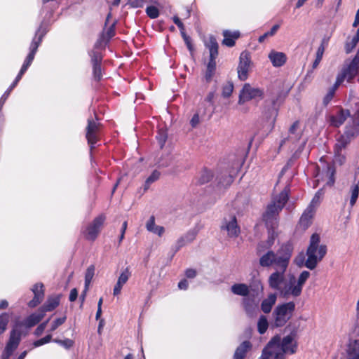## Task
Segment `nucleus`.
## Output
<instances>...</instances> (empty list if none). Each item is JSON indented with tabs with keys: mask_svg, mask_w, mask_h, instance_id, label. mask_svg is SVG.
Segmentation results:
<instances>
[{
	"mask_svg": "<svg viewBox=\"0 0 359 359\" xmlns=\"http://www.w3.org/2000/svg\"><path fill=\"white\" fill-rule=\"evenodd\" d=\"M297 341L294 334H289L283 338L276 335L271 339L263 352L266 359H285L286 354L297 352Z\"/></svg>",
	"mask_w": 359,
	"mask_h": 359,
	"instance_id": "f257e3e1",
	"label": "nucleus"
},
{
	"mask_svg": "<svg viewBox=\"0 0 359 359\" xmlns=\"http://www.w3.org/2000/svg\"><path fill=\"white\" fill-rule=\"evenodd\" d=\"M359 135V101L354 102L352 107L351 120L345 128V131L337 140L335 154L339 155L341 151Z\"/></svg>",
	"mask_w": 359,
	"mask_h": 359,
	"instance_id": "f03ea898",
	"label": "nucleus"
},
{
	"mask_svg": "<svg viewBox=\"0 0 359 359\" xmlns=\"http://www.w3.org/2000/svg\"><path fill=\"white\" fill-rule=\"evenodd\" d=\"M327 251V245L321 243L320 235L317 233H313L306 250L307 259L304 266L310 270L314 269L325 257Z\"/></svg>",
	"mask_w": 359,
	"mask_h": 359,
	"instance_id": "7ed1b4c3",
	"label": "nucleus"
},
{
	"mask_svg": "<svg viewBox=\"0 0 359 359\" xmlns=\"http://www.w3.org/2000/svg\"><path fill=\"white\" fill-rule=\"evenodd\" d=\"M290 189L286 186L280 194L268 205L263 214V220L266 226L274 228L277 224V217L288 200Z\"/></svg>",
	"mask_w": 359,
	"mask_h": 359,
	"instance_id": "20e7f679",
	"label": "nucleus"
},
{
	"mask_svg": "<svg viewBox=\"0 0 359 359\" xmlns=\"http://www.w3.org/2000/svg\"><path fill=\"white\" fill-rule=\"evenodd\" d=\"M310 277V273L307 271H302L298 278L290 275L285 282L280 294L285 298L298 297L301 295L303 286Z\"/></svg>",
	"mask_w": 359,
	"mask_h": 359,
	"instance_id": "39448f33",
	"label": "nucleus"
},
{
	"mask_svg": "<svg viewBox=\"0 0 359 359\" xmlns=\"http://www.w3.org/2000/svg\"><path fill=\"white\" fill-rule=\"evenodd\" d=\"M294 308L292 302L277 306L273 312V325L277 327L283 326L292 317Z\"/></svg>",
	"mask_w": 359,
	"mask_h": 359,
	"instance_id": "423d86ee",
	"label": "nucleus"
},
{
	"mask_svg": "<svg viewBox=\"0 0 359 359\" xmlns=\"http://www.w3.org/2000/svg\"><path fill=\"white\" fill-rule=\"evenodd\" d=\"M359 70V53H358L352 61L347 65H345L341 72L337 74L336 79V86H340L345 80L348 82L356 76Z\"/></svg>",
	"mask_w": 359,
	"mask_h": 359,
	"instance_id": "0eeeda50",
	"label": "nucleus"
},
{
	"mask_svg": "<svg viewBox=\"0 0 359 359\" xmlns=\"http://www.w3.org/2000/svg\"><path fill=\"white\" fill-rule=\"evenodd\" d=\"M205 45L209 49L210 60L207 65L205 77L207 81H210L216 70L215 59L218 55V43L216 39L214 36H210L206 41Z\"/></svg>",
	"mask_w": 359,
	"mask_h": 359,
	"instance_id": "6e6552de",
	"label": "nucleus"
},
{
	"mask_svg": "<svg viewBox=\"0 0 359 359\" xmlns=\"http://www.w3.org/2000/svg\"><path fill=\"white\" fill-rule=\"evenodd\" d=\"M291 257V252L288 247H282L276 253H274V262L277 270L286 271Z\"/></svg>",
	"mask_w": 359,
	"mask_h": 359,
	"instance_id": "1a4fd4ad",
	"label": "nucleus"
},
{
	"mask_svg": "<svg viewBox=\"0 0 359 359\" xmlns=\"http://www.w3.org/2000/svg\"><path fill=\"white\" fill-rule=\"evenodd\" d=\"M21 339V331L14 327L10 334L8 342L6 344L4 352L2 354L1 359H8L13 351L18 348Z\"/></svg>",
	"mask_w": 359,
	"mask_h": 359,
	"instance_id": "9d476101",
	"label": "nucleus"
},
{
	"mask_svg": "<svg viewBox=\"0 0 359 359\" xmlns=\"http://www.w3.org/2000/svg\"><path fill=\"white\" fill-rule=\"evenodd\" d=\"M106 217L104 215H100L88 226L86 230L85 236L86 239L94 241L98 236Z\"/></svg>",
	"mask_w": 359,
	"mask_h": 359,
	"instance_id": "9b49d317",
	"label": "nucleus"
},
{
	"mask_svg": "<svg viewBox=\"0 0 359 359\" xmlns=\"http://www.w3.org/2000/svg\"><path fill=\"white\" fill-rule=\"evenodd\" d=\"M222 231H225L230 238H236L240 233V227L237 223L235 215H229L224 218L222 226Z\"/></svg>",
	"mask_w": 359,
	"mask_h": 359,
	"instance_id": "f8f14e48",
	"label": "nucleus"
},
{
	"mask_svg": "<svg viewBox=\"0 0 359 359\" xmlns=\"http://www.w3.org/2000/svg\"><path fill=\"white\" fill-rule=\"evenodd\" d=\"M264 92L262 89L252 87L249 83H245L240 93L238 104H241L256 97H262Z\"/></svg>",
	"mask_w": 359,
	"mask_h": 359,
	"instance_id": "ddd939ff",
	"label": "nucleus"
},
{
	"mask_svg": "<svg viewBox=\"0 0 359 359\" xmlns=\"http://www.w3.org/2000/svg\"><path fill=\"white\" fill-rule=\"evenodd\" d=\"M250 57L248 52H243L240 56V62L238 67V78L245 81L248 78V73L250 67Z\"/></svg>",
	"mask_w": 359,
	"mask_h": 359,
	"instance_id": "4468645a",
	"label": "nucleus"
},
{
	"mask_svg": "<svg viewBox=\"0 0 359 359\" xmlns=\"http://www.w3.org/2000/svg\"><path fill=\"white\" fill-rule=\"evenodd\" d=\"M350 116L348 110L342 109H337L335 112L329 116V122L330 126L334 127H339L346 120L347 117Z\"/></svg>",
	"mask_w": 359,
	"mask_h": 359,
	"instance_id": "2eb2a0df",
	"label": "nucleus"
},
{
	"mask_svg": "<svg viewBox=\"0 0 359 359\" xmlns=\"http://www.w3.org/2000/svg\"><path fill=\"white\" fill-rule=\"evenodd\" d=\"M285 271L277 270L270 275L268 280L270 287L274 290H278L280 292V290L282 289L281 285L285 280Z\"/></svg>",
	"mask_w": 359,
	"mask_h": 359,
	"instance_id": "dca6fc26",
	"label": "nucleus"
},
{
	"mask_svg": "<svg viewBox=\"0 0 359 359\" xmlns=\"http://www.w3.org/2000/svg\"><path fill=\"white\" fill-rule=\"evenodd\" d=\"M99 130V123L93 120H88L86 128V138L90 144H94L97 142V133Z\"/></svg>",
	"mask_w": 359,
	"mask_h": 359,
	"instance_id": "f3484780",
	"label": "nucleus"
},
{
	"mask_svg": "<svg viewBox=\"0 0 359 359\" xmlns=\"http://www.w3.org/2000/svg\"><path fill=\"white\" fill-rule=\"evenodd\" d=\"M114 22H112L109 27L104 29L101 37L96 43L95 47L100 48L104 46L107 41L114 35Z\"/></svg>",
	"mask_w": 359,
	"mask_h": 359,
	"instance_id": "a211bd4d",
	"label": "nucleus"
},
{
	"mask_svg": "<svg viewBox=\"0 0 359 359\" xmlns=\"http://www.w3.org/2000/svg\"><path fill=\"white\" fill-rule=\"evenodd\" d=\"M269 58L273 66L278 67L283 66L287 60L286 55L282 52L271 50L269 54Z\"/></svg>",
	"mask_w": 359,
	"mask_h": 359,
	"instance_id": "6ab92c4d",
	"label": "nucleus"
},
{
	"mask_svg": "<svg viewBox=\"0 0 359 359\" xmlns=\"http://www.w3.org/2000/svg\"><path fill=\"white\" fill-rule=\"evenodd\" d=\"M223 36L222 44L228 47H232L235 45V41L240 37V32L238 31L224 30Z\"/></svg>",
	"mask_w": 359,
	"mask_h": 359,
	"instance_id": "aec40b11",
	"label": "nucleus"
},
{
	"mask_svg": "<svg viewBox=\"0 0 359 359\" xmlns=\"http://www.w3.org/2000/svg\"><path fill=\"white\" fill-rule=\"evenodd\" d=\"M315 210L312 208H307L302 215L299 220V225L304 229H307L311 224L312 219L315 215Z\"/></svg>",
	"mask_w": 359,
	"mask_h": 359,
	"instance_id": "412c9836",
	"label": "nucleus"
},
{
	"mask_svg": "<svg viewBox=\"0 0 359 359\" xmlns=\"http://www.w3.org/2000/svg\"><path fill=\"white\" fill-rule=\"evenodd\" d=\"M346 353V359H359V339L349 342Z\"/></svg>",
	"mask_w": 359,
	"mask_h": 359,
	"instance_id": "4be33fe9",
	"label": "nucleus"
},
{
	"mask_svg": "<svg viewBox=\"0 0 359 359\" xmlns=\"http://www.w3.org/2000/svg\"><path fill=\"white\" fill-rule=\"evenodd\" d=\"M102 61V55L97 52H93L92 55V62L93 66L94 77L97 80H100L102 76L100 63Z\"/></svg>",
	"mask_w": 359,
	"mask_h": 359,
	"instance_id": "5701e85b",
	"label": "nucleus"
},
{
	"mask_svg": "<svg viewBox=\"0 0 359 359\" xmlns=\"http://www.w3.org/2000/svg\"><path fill=\"white\" fill-rule=\"evenodd\" d=\"M277 299L276 294H270L268 297L264 299L261 303V310L264 313H269L271 312L272 307L275 305Z\"/></svg>",
	"mask_w": 359,
	"mask_h": 359,
	"instance_id": "b1692460",
	"label": "nucleus"
},
{
	"mask_svg": "<svg viewBox=\"0 0 359 359\" xmlns=\"http://www.w3.org/2000/svg\"><path fill=\"white\" fill-rule=\"evenodd\" d=\"M45 316V313L39 309L38 312L32 313L25 320V325L27 327H32L39 323Z\"/></svg>",
	"mask_w": 359,
	"mask_h": 359,
	"instance_id": "393cba45",
	"label": "nucleus"
},
{
	"mask_svg": "<svg viewBox=\"0 0 359 359\" xmlns=\"http://www.w3.org/2000/svg\"><path fill=\"white\" fill-rule=\"evenodd\" d=\"M252 348V344L248 341H243L235 351L233 359H243L248 351Z\"/></svg>",
	"mask_w": 359,
	"mask_h": 359,
	"instance_id": "a878e982",
	"label": "nucleus"
},
{
	"mask_svg": "<svg viewBox=\"0 0 359 359\" xmlns=\"http://www.w3.org/2000/svg\"><path fill=\"white\" fill-rule=\"evenodd\" d=\"M60 295L52 296L48 298L45 304L41 307V310L45 313L46 311L54 310L60 304Z\"/></svg>",
	"mask_w": 359,
	"mask_h": 359,
	"instance_id": "bb28decb",
	"label": "nucleus"
},
{
	"mask_svg": "<svg viewBox=\"0 0 359 359\" xmlns=\"http://www.w3.org/2000/svg\"><path fill=\"white\" fill-rule=\"evenodd\" d=\"M146 228L147 231L156 233L159 236H162L165 231L163 226L156 225L155 218L154 216L150 217L149 220L147 222Z\"/></svg>",
	"mask_w": 359,
	"mask_h": 359,
	"instance_id": "cd10ccee",
	"label": "nucleus"
},
{
	"mask_svg": "<svg viewBox=\"0 0 359 359\" xmlns=\"http://www.w3.org/2000/svg\"><path fill=\"white\" fill-rule=\"evenodd\" d=\"M302 135V130L298 121L293 123L289 128L288 138L293 141H297L300 139Z\"/></svg>",
	"mask_w": 359,
	"mask_h": 359,
	"instance_id": "c85d7f7f",
	"label": "nucleus"
},
{
	"mask_svg": "<svg viewBox=\"0 0 359 359\" xmlns=\"http://www.w3.org/2000/svg\"><path fill=\"white\" fill-rule=\"evenodd\" d=\"M232 176L225 173L217 177V186L219 189H225L233 182Z\"/></svg>",
	"mask_w": 359,
	"mask_h": 359,
	"instance_id": "c756f323",
	"label": "nucleus"
},
{
	"mask_svg": "<svg viewBox=\"0 0 359 359\" xmlns=\"http://www.w3.org/2000/svg\"><path fill=\"white\" fill-rule=\"evenodd\" d=\"M274 252L269 250L266 254L261 256L259 264L264 267L272 266L274 262Z\"/></svg>",
	"mask_w": 359,
	"mask_h": 359,
	"instance_id": "7c9ffc66",
	"label": "nucleus"
},
{
	"mask_svg": "<svg viewBox=\"0 0 359 359\" xmlns=\"http://www.w3.org/2000/svg\"><path fill=\"white\" fill-rule=\"evenodd\" d=\"M231 291L233 294L241 296H247L249 294V287L244 283H237L231 286Z\"/></svg>",
	"mask_w": 359,
	"mask_h": 359,
	"instance_id": "2f4dec72",
	"label": "nucleus"
},
{
	"mask_svg": "<svg viewBox=\"0 0 359 359\" xmlns=\"http://www.w3.org/2000/svg\"><path fill=\"white\" fill-rule=\"evenodd\" d=\"M269 327L267 318L265 316H261L257 322V330L259 334L266 332Z\"/></svg>",
	"mask_w": 359,
	"mask_h": 359,
	"instance_id": "473e14b6",
	"label": "nucleus"
},
{
	"mask_svg": "<svg viewBox=\"0 0 359 359\" xmlns=\"http://www.w3.org/2000/svg\"><path fill=\"white\" fill-rule=\"evenodd\" d=\"M95 274V266L90 265L88 267L85 275L86 290H88L89 285Z\"/></svg>",
	"mask_w": 359,
	"mask_h": 359,
	"instance_id": "72a5a7b5",
	"label": "nucleus"
},
{
	"mask_svg": "<svg viewBox=\"0 0 359 359\" xmlns=\"http://www.w3.org/2000/svg\"><path fill=\"white\" fill-rule=\"evenodd\" d=\"M359 41V28L357 30L356 34L355 36L351 39L350 41H348L346 43V52L347 53H349L357 45V43Z\"/></svg>",
	"mask_w": 359,
	"mask_h": 359,
	"instance_id": "f704fd0d",
	"label": "nucleus"
},
{
	"mask_svg": "<svg viewBox=\"0 0 359 359\" xmlns=\"http://www.w3.org/2000/svg\"><path fill=\"white\" fill-rule=\"evenodd\" d=\"M351 199H350V205L353 207L357 201L359 194V184H354L351 187Z\"/></svg>",
	"mask_w": 359,
	"mask_h": 359,
	"instance_id": "c9c22d12",
	"label": "nucleus"
},
{
	"mask_svg": "<svg viewBox=\"0 0 359 359\" xmlns=\"http://www.w3.org/2000/svg\"><path fill=\"white\" fill-rule=\"evenodd\" d=\"M10 320V316L7 313H3L0 315V334L6 330L8 323Z\"/></svg>",
	"mask_w": 359,
	"mask_h": 359,
	"instance_id": "e433bc0d",
	"label": "nucleus"
},
{
	"mask_svg": "<svg viewBox=\"0 0 359 359\" xmlns=\"http://www.w3.org/2000/svg\"><path fill=\"white\" fill-rule=\"evenodd\" d=\"M324 193L323 191V189H320L314 196L313 198L312 199L310 205L308 206L309 208H312L313 210L316 209V207L318 205V204L320 203V201L323 198Z\"/></svg>",
	"mask_w": 359,
	"mask_h": 359,
	"instance_id": "4c0bfd02",
	"label": "nucleus"
},
{
	"mask_svg": "<svg viewBox=\"0 0 359 359\" xmlns=\"http://www.w3.org/2000/svg\"><path fill=\"white\" fill-rule=\"evenodd\" d=\"M160 175L161 174L158 170L153 171L151 175L145 181V184L144 186V191L147 190L149 187V185L159 178Z\"/></svg>",
	"mask_w": 359,
	"mask_h": 359,
	"instance_id": "58836bf2",
	"label": "nucleus"
},
{
	"mask_svg": "<svg viewBox=\"0 0 359 359\" xmlns=\"http://www.w3.org/2000/svg\"><path fill=\"white\" fill-rule=\"evenodd\" d=\"M339 86H336V82L334 86L331 87L329 90L326 95L323 99V103L327 105L330 100L334 97L336 90L338 88Z\"/></svg>",
	"mask_w": 359,
	"mask_h": 359,
	"instance_id": "ea45409f",
	"label": "nucleus"
},
{
	"mask_svg": "<svg viewBox=\"0 0 359 359\" xmlns=\"http://www.w3.org/2000/svg\"><path fill=\"white\" fill-rule=\"evenodd\" d=\"M32 292L34 294V296L43 298L44 297V290L43 285L42 283H36L33 286L32 289Z\"/></svg>",
	"mask_w": 359,
	"mask_h": 359,
	"instance_id": "a19ab883",
	"label": "nucleus"
},
{
	"mask_svg": "<svg viewBox=\"0 0 359 359\" xmlns=\"http://www.w3.org/2000/svg\"><path fill=\"white\" fill-rule=\"evenodd\" d=\"M130 272L129 271V269L126 268L122 273L120 274L118 282H119L121 285H125L127 281L128 280L130 276Z\"/></svg>",
	"mask_w": 359,
	"mask_h": 359,
	"instance_id": "79ce46f5",
	"label": "nucleus"
},
{
	"mask_svg": "<svg viewBox=\"0 0 359 359\" xmlns=\"http://www.w3.org/2000/svg\"><path fill=\"white\" fill-rule=\"evenodd\" d=\"M146 13L149 18L153 19L156 18L159 15L158 9L154 6H148L146 9Z\"/></svg>",
	"mask_w": 359,
	"mask_h": 359,
	"instance_id": "37998d69",
	"label": "nucleus"
},
{
	"mask_svg": "<svg viewBox=\"0 0 359 359\" xmlns=\"http://www.w3.org/2000/svg\"><path fill=\"white\" fill-rule=\"evenodd\" d=\"M233 90V86L231 83H227L223 86L222 96L224 97H229L231 96Z\"/></svg>",
	"mask_w": 359,
	"mask_h": 359,
	"instance_id": "c03bdc74",
	"label": "nucleus"
},
{
	"mask_svg": "<svg viewBox=\"0 0 359 359\" xmlns=\"http://www.w3.org/2000/svg\"><path fill=\"white\" fill-rule=\"evenodd\" d=\"M51 339H52V335L48 334L45 337L35 341L34 342L33 345L34 347H38V346H42L45 344L50 342L51 341Z\"/></svg>",
	"mask_w": 359,
	"mask_h": 359,
	"instance_id": "a18cd8bd",
	"label": "nucleus"
},
{
	"mask_svg": "<svg viewBox=\"0 0 359 359\" xmlns=\"http://www.w3.org/2000/svg\"><path fill=\"white\" fill-rule=\"evenodd\" d=\"M66 320V316H63L62 318H57L52 323L51 327L50 329V332L55 331L59 326L62 325Z\"/></svg>",
	"mask_w": 359,
	"mask_h": 359,
	"instance_id": "49530a36",
	"label": "nucleus"
},
{
	"mask_svg": "<svg viewBox=\"0 0 359 359\" xmlns=\"http://www.w3.org/2000/svg\"><path fill=\"white\" fill-rule=\"evenodd\" d=\"M212 178V173L209 170H204L200 178V182L202 184L208 182Z\"/></svg>",
	"mask_w": 359,
	"mask_h": 359,
	"instance_id": "de8ad7c7",
	"label": "nucleus"
},
{
	"mask_svg": "<svg viewBox=\"0 0 359 359\" xmlns=\"http://www.w3.org/2000/svg\"><path fill=\"white\" fill-rule=\"evenodd\" d=\"M32 62V60H29V58L27 57L25 62L22 65V68H21V69L20 71V73H19V74L18 75V76L16 78L15 82L18 81L20 79L21 76L25 72V71L27 70L28 67L30 65Z\"/></svg>",
	"mask_w": 359,
	"mask_h": 359,
	"instance_id": "09e8293b",
	"label": "nucleus"
},
{
	"mask_svg": "<svg viewBox=\"0 0 359 359\" xmlns=\"http://www.w3.org/2000/svg\"><path fill=\"white\" fill-rule=\"evenodd\" d=\"M54 341L61 344L67 348H71L74 344V341L69 339H66L65 340L55 339Z\"/></svg>",
	"mask_w": 359,
	"mask_h": 359,
	"instance_id": "8fccbe9b",
	"label": "nucleus"
},
{
	"mask_svg": "<svg viewBox=\"0 0 359 359\" xmlns=\"http://www.w3.org/2000/svg\"><path fill=\"white\" fill-rule=\"evenodd\" d=\"M49 321V319H48L47 320H46L45 322L42 323L41 324H40L37 328L34 331V334L36 336H40L42 334V333L43 332L45 328L46 327V325L48 324Z\"/></svg>",
	"mask_w": 359,
	"mask_h": 359,
	"instance_id": "3c124183",
	"label": "nucleus"
},
{
	"mask_svg": "<svg viewBox=\"0 0 359 359\" xmlns=\"http://www.w3.org/2000/svg\"><path fill=\"white\" fill-rule=\"evenodd\" d=\"M327 174L330 175V179H329L328 182H327V184H328L330 186H332L334 183V175L335 171L330 166H327Z\"/></svg>",
	"mask_w": 359,
	"mask_h": 359,
	"instance_id": "603ef678",
	"label": "nucleus"
},
{
	"mask_svg": "<svg viewBox=\"0 0 359 359\" xmlns=\"http://www.w3.org/2000/svg\"><path fill=\"white\" fill-rule=\"evenodd\" d=\"M41 41V38L39 39V41ZM39 42H34L32 44V50H31V52L29 53V54L27 56V58H29V60H33V59L34 57L35 52L39 46Z\"/></svg>",
	"mask_w": 359,
	"mask_h": 359,
	"instance_id": "864d4df0",
	"label": "nucleus"
},
{
	"mask_svg": "<svg viewBox=\"0 0 359 359\" xmlns=\"http://www.w3.org/2000/svg\"><path fill=\"white\" fill-rule=\"evenodd\" d=\"M42 300H43V298H40V297L34 296L33 299H32L30 302H29L28 306L31 308H34L37 305H39L42 302Z\"/></svg>",
	"mask_w": 359,
	"mask_h": 359,
	"instance_id": "5fc2aeb1",
	"label": "nucleus"
},
{
	"mask_svg": "<svg viewBox=\"0 0 359 359\" xmlns=\"http://www.w3.org/2000/svg\"><path fill=\"white\" fill-rule=\"evenodd\" d=\"M200 123V117L198 113H196L190 120V124L192 128H196Z\"/></svg>",
	"mask_w": 359,
	"mask_h": 359,
	"instance_id": "6e6d98bb",
	"label": "nucleus"
},
{
	"mask_svg": "<svg viewBox=\"0 0 359 359\" xmlns=\"http://www.w3.org/2000/svg\"><path fill=\"white\" fill-rule=\"evenodd\" d=\"M124 285H121L119 282L117 281L115 285L113 290V294L114 296H117L121 293V289Z\"/></svg>",
	"mask_w": 359,
	"mask_h": 359,
	"instance_id": "4d7b16f0",
	"label": "nucleus"
},
{
	"mask_svg": "<svg viewBox=\"0 0 359 359\" xmlns=\"http://www.w3.org/2000/svg\"><path fill=\"white\" fill-rule=\"evenodd\" d=\"M78 296V291L76 288H73L70 291L69 294V301L70 302H74Z\"/></svg>",
	"mask_w": 359,
	"mask_h": 359,
	"instance_id": "13d9d810",
	"label": "nucleus"
},
{
	"mask_svg": "<svg viewBox=\"0 0 359 359\" xmlns=\"http://www.w3.org/2000/svg\"><path fill=\"white\" fill-rule=\"evenodd\" d=\"M186 276L189 278H193L196 277L197 272L195 269H189L186 271Z\"/></svg>",
	"mask_w": 359,
	"mask_h": 359,
	"instance_id": "bf43d9fd",
	"label": "nucleus"
},
{
	"mask_svg": "<svg viewBox=\"0 0 359 359\" xmlns=\"http://www.w3.org/2000/svg\"><path fill=\"white\" fill-rule=\"evenodd\" d=\"M324 51H325L324 46L323 45L320 46L316 52V57L318 60H322Z\"/></svg>",
	"mask_w": 359,
	"mask_h": 359,
	"instance_id": "052dcab7",
	"label": "nucleus"
},
{
	"mask_svg": "<svg viewBox=\"0 0 359 359\" xmlns=\"http://www.w3.org/2000/svg\"><path fill=\"white\" fill-rule=\"evenodd\" d=\"M188 286H189V283L186 279L181 280L178 283V287L180 290H187L188 288Z\"/></svg>",
	"mask_w": 359,
	"mask_h": 359,
	"instance_id": "680f3d73",
	"label": "nucleus"
},
{
	"mask_svg": "<svg viewBox=\"0 0 359 359\" xmlns=\"http://www.w3.org/2000/svg\"><path fill=\"white\" fill-rule=\"evenodd\" d=\"M215 97V93L214 92H210L208 95L206 96L205 100L208 102H209L210 104H213V99Z\"/></svg>",
	"mask_w": 359,
	"mask_h": 359,
	"instance_id": "e2e57ef3",
	"label": "nucleus"
},
{
	"mask_svg": "<svg viewBox=\"0 0 359 359\" xmlns=\"http://www.w3.org/2000/svg\"><path fill=\"white\" fill-rule=\"evenodd\" d=\"M279 29V25H274L271 30L269 32H267V34L269 35V36H273L276 34V32H277V30Z\"/></svg>",
	"mask_w": 359,
	"mask_h": 359,
	"instance_id": "0e129e2a",
	"label": "nucleus"
},
{
	"mask_svg": "<svg viewBox=\"0 0 359 359\" xmlns=\"http://www.w3.org/2000/svg\"><path fill=\"white\" fill-rule=\"evenodd\" d=\"M243 303H244V307H245V310L246 313L248 315L252 316V311H251L250 306L248 304V303L245 300L244 301Z\"/></svg>",
	"mask_w": 359,
	"mask_h": 359,
	"instance_id": "69168bd1",
	"label": "nucleus"
},
{
	"mask_svg": "<svg viewBox=\"0 0 359 359\" xmlns=\"http://www.w3.org/2000/svg\"><path fill=\"white\" fill-rule=\"evenodd\" d=\"M273 240H274V238L273 236H271L269 238V240L267 241L266 245H265V248H269L271 247V245H273Z\"/></svg>",
	"mask_w": 359,
	"mask_h": 359,
	"instance_id": "338daca9",
	"label": "nucleus"
},
{
	"mask_svg": "<svg viewBox=\"0 0 359 359\" xmlns=\"http://www.w3.org/2000/svg\"><path fill=\"white\" fill-rule=\"evenodd\" d=\"M8 306V303L6 300H2L0 302V309H6Z\"/></svg>",
	"mask_w": 359,
	"mask_h": 359,
	"instance_id": "774afa93",
	"label": "nucleus"
}]
</instances>
